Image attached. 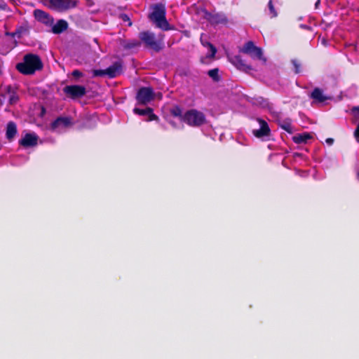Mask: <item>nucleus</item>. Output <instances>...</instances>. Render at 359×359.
<instances>
[{"label": "nucleus", "mask_w": 359, "mask_h": 359, "mask_svg": "<svg viewBox=\"0 0 359 359\" xmlns=\"http://www.w3.org/2000/svg\"><path fill=\"white\" fill-rule=\"evenodd\" d=\"M241 52L250 55L252 58L266 61V59L263 57L262 49L256 46L252 41L246 42L241 49Z\"/></svg>", "instance_id": "nucleus-6"}, {"label": "nucleus", "mask_w": 359, "mask_h": 359, "mask_svg": "<svg viewBox=\"0 0 359 359\" xmlns=\"http://www.w3.org/2000/svg\"><path fill=\"white\" fill-rule=\"evenodd\" d=\"M182 121L189 126L199 127L205 123V116L203 112L192 109L184 113Z\"/></svg>", "instance_id": "nucleus-3"}, {"label": "nucleus", "mask_w": 359, "mask_h": 359, "mask_svg": "<svg viewBox=\"0 0 359 359\" xmlns=\"http://www.w3.org/2000/svg\"><path fill=\"white\" fill-rule=\"evenodd\" d=\"M310 97L316 102L323 103L326 100L330 99V97L323 94V90L319 88H315L310 95Z\"/></svg>", "instance_id": "nucleus-17"}, {"label": "nucleus", "mask_w": 359, "mask_h": 359, "mask_svg": "<svg viewBox=\"0 0 359 359\" xmlns=\"http://www.w3.org/2000/svg\"><path fill=\"white\" fill-rule=\"evenodd\" d=\"M48 1L49 8L58 11H66L76 6V2L72 0H48Z\"/></svg>", "instance_id": "nucleus-9"}, {"label": "nucleus", "mask_w": 359, "mask_h": 359, "mask_svg": "<svg viewBox=\"0 0 359 359\" xmlns=\"http://www.w3.org/2000/svg\"><path fill=\"white\" fill-rule=\"evenodd\" d=\"M123 71V63L121 61L114 62L111 66L106 69L107 76L113 79L121 74Z\"/></svg>", "instance_id": "nucleus-14"}, {"label": "nucleus", "mask_w": 359, "mask_h": 359, "mask_svg": "<svg viewBox=\"0 0 359 359\" xmlns=\"http://www.w3.org/2000/svg\"><path fill=\"white\" fill-rule=\"evenodd\" d=\"M312 136L309 133H303L297 134L292 137V140L296 144L306 143L309 140H311Z\"/></svg>", "instance_id": "nucleus-21"}, {"label": "nucleus", "mask_w": 359, "mask_h": 359, "mask_svg": "<svg viewBox=\"0 0 359 359\" xmlns=\"http://www.w3.org/2000/svg\"><path fill=\"white\" fill-rule=\"evenodd\" d=\"M203 44L206 45L210 48V50L211 51V57H214L217 52V48H215V46L210 42H206L205 44L203 43Z\"/></svg>", "instance_id": "nucleus-30"}, {"label": "nucleus", "mask_w": 359, "mask_h": 359, "mask_svg": "<svg viewBox=\"0 0 359 359\" xmlns=\"http://www.w3.org/2000/svg\"><path fill=\"white\" fill-rule=\"evenodd\" d=\"M121 45L124 49L130 50L140 46L141 43L137 40H132L129 41H123Z\"/></svg>", "instance_id": "nucleus-22"}, {"label": "nucleus", "mask_w": 359, "mask_h": 359, "mask_svg": "<svg viewBox=\"0 0 359 359\" xmlns=\"http://www.w3.org/2000/svg\"><path fill=\"white\" fill-rule=\"evenodd\" d=\"M68 28V23L65 20H59L52 27L53 33L59 34L67 30Z\"/></svg>", "instance_id": "nucleus-20"}, {"label": "nucleus", "mask_w": 359, "mask_h": 359, "mask_svg": "<svg viewBox=\"0 0 359 359\" xmlns=\"http://www.w3.org/2000/svg\"><path fill=\"white\" fill-rule=\"evenodd\" d=\"M63 92L67 97L72 99H76L84 96L86 93V89L83 86L71 85L66 86L63 88Z\"/></svg>", "instance_id": "nucleus-8"}, {"label": "nucleus", "mask_w": 359, "mask_h": 359, "mask_svg": "<svg viewBox=\"0 0 359 359\" xmlns=\"http://www.w3.org/2000/svg\"><path fill=\"white\" fill-rule=\"evenodd\" d=\"M93 75L95 77L107 76L106 69H94L93 71Z\"/></svg>", "instance_id": "nucleus-29"}, {"label": "nucleus", "mask_w": 359, "mask_h": 359, "mask_svg": "<svg viewBox=\"0 0 359 359\" xmlns=\"http://www.w3.org/2000/svg\"><path fill=\"white\" fill-rule=\"evenodd\" d=\"M354 135L358 142H359V126H357V128L354 132Z\"/></svg>", "instance_id": "nucleus-34"}, {"label": "nucleus", "mask_w": 359, "mask_h": 359, "mask_svg": "<svg viewBox=\"0 0 359 359\" xmlns=\"http://www.w3.org/2000/svg\"><path fill=\"white\" fill-rule=\"evenodd\" d=\"M325 142L329 144V145H332L334 142V140L332 138H327Z\"/></svg>", "instance_id": "nucleus-35"}, {"label": "nucleus", "mask_w": 359, "mask_h": 359, "mask_svg": "<svg viewBox=\"0 0 359 359\" xmlns=\"http://www.w3.org/2000/svg\"><path fill=\"white\" fill-rule=\"evenodd\" d=\"M17 131V126L13 121H10L7 123L6 137L9 142L14 139Z\"/></svg>", "instance_id": "nucleus-19"}, {"label": "nucleus", "mask_w": 359, "mask_h": 359, "mask_svg": "<svg viewBox=\"0 0 359 359\" xmlns=\"http://www.w3.org/2000/svg\"><path fill=\"white\" fill-rule=\"evenodd\" d=\"M165 15L166 11L165 6L162 4H158L154 6L153 11L149 15V18L157 27L163 31H168L172 29V27L166 20Z\"/></svg>", "instance_id": "nucleus-2"}, {"label": "nucleus", "mask_w": 359, "mask_h": 359, "mask_svg": "<svg viewBox=\"0 0 359 359\" xmlns=\"http://www.w3.org/2000/svg\"><path fill=\"white\" fill-rule=\"evenodd\" d=\"M218 73H219V69L217 68H215V69L209 70L208 72V74L215 81H218L220 79Z\"/></svg>", "instance_id": "nucleus-24"}, {"label": "nucleus", "mask_w": 359, "mask_h": 359, "mask_svg": "<svg viewBox=\"0 0 359 359\" xmlns=\"http://www.w3.org/2000/svg\"><path fill=\"white\" fill-rule=\"evenodd\" d=\"M229 61L238 70L243 72L249 73L250 71L252 70V67L250 65L246 64L241 55L232 56L229 57Z\"/></svg>", "instance_id": "nucleus-10"}, {"label": "nucleus", "mask_w": 359, "mask_h": 359, "mask_svg": "<svg viewBox=\"0 0 359 359\" xmlns=\"http://www.w3.org/2000/svg\"><path fill=\"white\" fill-rule=\"evenodd\" d=\"M268 7H269V12H270V14H271V18H276L278 16V13L277 11H276L275 9V7L273 4V1L272 0H269V3H268Z\"/></svg>", "instance_id": "nucleus-25"}, {"label": "nucleus", "mask_w": 359, "mask_h": 359, "mask_svg": "<svg viewBox=\"0 0 359 359\" xmlns=\"http://www.w3.org/2000/svg\"><path fill=\"white\" fill-rule=\"evenodd\" d=\"M119 18L124 22H128V25L130 27L132 25V22L129 16L126 13H121L119 15Z\"/></svg>", "instance_id": "nucleus-28"}, {"label": "nucleus", "mask_w": 359, "mask_h": 359, "mask_svg": "<svg viewBox=\"0 0 359 359\" xmlns=\"http://www.w3.org/2000/svg\"><path fill=\"white\" fill-rule=\"evenodd\" d=\"M43 62L40 57L36 54L28 53L23 57L22 62L16 65V69L24 75L34 74L43 68Z\"/></svg>", "instance_id": "nucleus-1"}, {"label": "nucleus", "mask_w": 359, "mask_h": 359, "mask_svg": "<svg viewBox=\"0 0 359 359\" xmlns=\"http://www.w3.org/2000/svg\"><path fill=\"white\" fill-rule=\"evenodd\" d=\"M46 108L43 106H42L41 108V114H40V116H43L46 114Z\"/></svg>", "instance_id": "nucleus-36"}, {"label": "nucleus", "mask_w": 359, "mask_h": 359, "mask_svg": "<svg viewBox=\"0 0 359 359\" xmlns=\"http://www.w3.org/2000/svg\"><path fill=\"white\" fill-rule=\"evenodd\" d=\"M257 120L259 123L260 128L253 130L254 135L259 138L269 135L271 130L268 123L263 119L258 118Z\"/></svg>", "instance_id": "nucleus-16"}, {"label": "nucleus", "mask_w": 359, "mask_h": 359, "mask_svg": "<svg viewBox=\"0 0 359 359\" xmlns=\"http://www.w3.org/2000/svg\"><path fill=\"white\" fill-rule=\"evenodd\" d=\"M72 119L68 116H59L50 124V128L55 130L58 128H66L72 126Z\"/></svg>", "instance_id": "nucleus-11"}, {"label": "nucleus", "mask_w": 359, "mask_h": 359, "mask_svg": "<svg viewBox=\"0 0 359 359\" xmlns=\"http://www.w3.org/2000/svg\"><path fill=\"white\" fill-rule=\"evenodd\" d=\"M72 75L76 79L83 76V74L79 69H74L72 72Z\"/></svg>", "instance_id": "nucleus-31"}, {"label": "nucleus", "mask_w": 359, "mask_h": 359, "mask_svg": "<svg viewBox=\"0 0 359 359\" xmlns=\"http://www.w3.org/2000/svg\"><path fill=\"white\" fill-rule=\"evenodd\" d=\"M203 17L204 18L208 21V22L213 26H217L219 25H222L224 26H227L229 22V20L227 15L223 12H209L207 10H204L203 11Z\"/></svg>", "instance_id": "nucleus-5"}, {"label": "nucleus", "mask_w": 359, "mask_h": 359, "mask_svg": "<svg viewBox=\"0 0 359 359\" xmlns=\"http://www.w3.org/2000/svg\"><path fill=\"white\" fill-rule=\"evenodd\" d=\"M5 91L8 97V101L11 104H14L18 101L19 97L17 95L15 88L13 86L11 85L6 86L5 87Z\"/></svg>", "instance_id": "nucleus-18"}, {"label": "nucleus", "mask_w": 359, "mask_h": 359, "mask_svg": "<svg viewBox=\"0 0 359 359\" xmlns=\"http://www.w3.org/2000/svg\"><path fill=\"white\" fill-rule=\"evenodd\" d=\"M291 63L294 67V72L295 74H299L301 72V64L297 59L291 60Z\"/></svg>", "instance_id": "nucleus-26"}, {"label": "nucleus", "mask_w": 359, "mask_h": 359, "mask_svg": "<svg viewBox=\"0 0 359 359\" xmlns=\"http://www.w3.org/2000/svg\"><path fill=\"white\" fill-rule=\"evenodd\" d=\"M170 113L172 116H173L175 117H178L182 121V118H183L184 115L182 114V108L180 106H178V105L173 106L170 109Z\"/></svg>", "instance_id": "nucleus-23"}, {"label": "nucleus", "mask_w": 359, "mask_h": 359, "mask_svg": "<svg viewBox=\"0 0 359 359\" xmlns=\"http://www.w3.org/2000/svg\"><path fill=\"white\" fill-rule=\"evenodd\" d=\"M7 8V4L4 1V0H0V11L1 10H6Z\"/></svg>", "instance_id": "nucleus-33"}, {"label": "nucleus", "mask_w": 359, "mask_h": 359, "mask_svg": "<svg viewBox=\"0 0 359 359\" xmlns=\"http://www.w3.org/2000/svg\"><path fill=\"white\" fill-rule=\"evenodd\" d=\"M135 98L138 104L146 105L154 99V90L150 87H142L138 90Z\"/></svg>", "instance_id": "nucleus-7"}, {"label": "nucleus", "mask_w": 359, "mask_h": 359, "mask_svg": "<svg viewBox=\"0 0 359 359\" xmlns=\"http://www.w3.org/2000/svg\"><path fill=\"white\" fill-rule=\"evenodd\" d=\"M282 129L287 132L288 133H292V128L291 123L289 122H284L280 125Z\"/></svg>", "instance_id": "nucleus-27"}, {"label": "nucleus", "mask_w": 359, "mask_h": 359, "mask_svg": "<svg viewBox=\"0 0 359 359\" xmlns=\"http://www.w3.org/2000/svg\"><path fill=\"white\" fill-rule=\"evenodd\" d=\"M133 112L134 114L140 116H147V121L158 120V117L155 114H154V110L151 107H146L145 109L135 107L133 109Z\"/></svg>", "instance_id": "nucleus-15"}, {"label": "nucleus", "mask_w": 359, "mask_h": 359, "mask_svg": "<svg viewBox=\"0 0 359 359\" xmlns=\"http://www.w3.org/2000/svg\"><path fill=\"white\" fill-rule=\"evenodd\" d=\"M139 38L144 43L145 47L151 48L156 52L161 51L163 48V43L156 40L154 34L151 32H141L139 34Z\"/></svg>", "instance_id": "nucleus-4"}, {"label": "nucleus", "mask_w": 359, "mask_h": 359, "mask_svg": "<svg viewBox=\"0 0 359 359\" xmlns=\"http://www.w3.org/2000/svg\"><path fill=\"white\" fill-rule=\"evenodd\" d=\"M356 178L359 180V170L356 173Z\"/></svg>", "instance_id": "nucleus-37"}, {"label": "nucleus", "mask_w": 359, "mask_h": 359, "mask_svg": "<svg viewBox=\"0 0 359 359\" xmlns=\"http://www.w3.org/2000/svg\"><path fill=\"white\" fill-rule=\"evenodd\" d=\"M358 11H359V8H358Z\"/></svg>", "instance_id": "nucleus-39"}, {"label": "nucleus", "mask_w": 359, "mask_h": 359, "mask_svg": "<svg viewBox=\"0 0 359 359\" xmlns=\"http://www.w3.org/2000/svg\"><path fill=\"white\" fill-rule=\"evenodd\" d=\"M6 34L8 36H11L12 37H15V36H18V37L20 38L21 36V32L18 30H16L14 32H6Z\"/></svg>", "instance_id": "nucleus-32"}, {"label": "nucleus", "mask_w": 359, "mask_h": 359, "mask_svg": "<svg viewBox=\"0 0 359 359\" xmlns=\"http://www.w3.org/2000/svg\"><path fill=\"white\" fill-rule=\"evenodd\" d=\"M34 16L37 21L46 25H52L54 20L48 13L40 9H36L34 11Z\"/></svg>", "instance_id": "nucleus-12"}, {"label": "nucleus", "mask_w": 359, "mask_h": 359, "mask_svg": "<svg viewBox=\"0 0 359 359\" xmlns=\"http://www.w3.org/2000/svg\"><path fill=\"white\" fill-rule=\"evenodd\" d=\"M319 2H320V0L318 1V2L316 4V5H318Z\"/></svg>", "instance_id": "nucleus-38"}, {"label": "nucleus", "mask_w": 359, "mask_h": 359, "mask_svg": "<svg viewBox=\"0 0 359 359\" xmlns=\"http://www.w3.org/2000/svg\"><path fill=\"white\" fill-rule=\"evenodd\" d=\"M38 136L35 133H27L19 140V144L23 147H32L37 144Z\"/></svg>", "instance_id": "nucleus-13"}]
</instances>
